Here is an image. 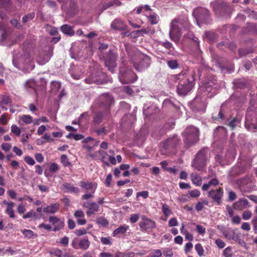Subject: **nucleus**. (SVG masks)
<instances>
[{
	"label": "nucleus",
	"mask_w": 257,
	"mask_h": 257,
	"mask_svg": "<svg viewBox=\"0 0 257 257\" xmlns=\"http://www.w3.org/2000/svg\"><path fill=\"white\" fill-rule=\"evenodd\" d=\"M224 235L229 239H235V232L233 230L224 232Z\"/></svg>",
	"instance_id": "nucleus-52"
},
{
	"label": "nucleus",
	"mask_w": 257,
	"mask_h": 257,
	"mask_svg": "<svg viewBox=\"0 0 257 257\" xmlns=\"http://www.w3.org/2000/svg\"><path fill=\"white\" fill-rule=\"evenodd\" d=\"M180 143V140L178 139V136L174 135L168 138L163 143V147L165 149H168L171 148L176 147Z\"/></svg>",
	"instance_id": "nucleus-18"
},
{
	"label": "nucleus",
	"mask_w": 257,
	"mask_h": 257,
	"mask_svg": "<svg viewBox=\"0 0 257 257\" xmlns=\"http://www.w3.org/2000/svg\"><path fill=\"white\" fill-rule=\"evenodd\" d=\"M134 253L133 252H123L118 251L116 252L115 257H133Z\"/></svg>",
	"instance_id": "nucleus-41"
},
{
	"label": "nucleus",
	"mask_w": 257,
	"mask_h": 257,
	"mask_svg": "<svg viewBox=\"0 0 257 257\" xmlns=\"http://www.w3.org/2000/svg\"><path fill=\"white\" fill-rule=\"evenodd\" d=\"M111 28L116 30H125L126 26L123 24V22L119 19L115 20L112 22L111 25Z\"/></svg>",
	"instance_id": "nucleus-24"
},
{
	"label": "nucleus",
	"mask_w": 257,
	"mask_h": 257,
	"mask_svg": "<svg viewBox=\"0 0 257 257\" xmlns=\"http://www.w3.org/2000/svg\"><path fill=\"white\" fill-rule=\"evenodd\" d=\"M3 204L6 205V209L5 212L9 215L11 218H14L15 217V212L14 210V207L15 204L12 201H7V200H4Z\"/></svg>",
	"instance_id": "nucleus-20"
},
{
	"label": "nucleus",
	"mask_w": 257,
	"mask_h": 257,
	"mask_svg": "<svg viewBox=\"0 0 257 257\" xmlns=\"http://www.w3.org/2000/svg\"><path fill=\"white\" fill-rule=\"evenodd\" d=\"M12 100L10 95L4 94L0 95V108L7 110L12 105Z\"/></svg>",
	"instance_id": "nucleus-17"
},
{
	"label": "nucleus",
	"mask_w": 257,
	"mask_h": 257,
	"mask_svg": "<svg viewBox=\"0 0 257 257\" xmlns=\"http://www.w3.org/2000/svg\"><path fill=\"white\" fill-rule=\"evenodd\" d=\"M22 233L25 237L29 238L32 237L34 235L33 232L32 230L28 229L24 230L22 231Z\"/></svg>",
	"instance_id": "nucleus-61"
},
{
	"label": "nucleus",
	"mask_w": 257,
	"mask_h": 257,
	"mask_svg": "<svg viewBox=\"0 0 257 257\" xmlns=\"http://www.w3.org/2000/svg\"><path fill=\"white\" fill-rule=\"evenodd\" d=\"M146 17H148L149 21L152 25H156L158 23L159 21V17L156 14L150 12V14H145Z\"/></svg>",
	"instance_id": "nucleus-29"
},
{
	"label": "nucleus",
	"mask_w": 257,
	"mask_h": 257,
	"mask_svg": "<svg viewBox=\"0 0 257 257\" xmlns=\"http://www.w3.org/2000/svg\"><path fill=\"white\" fill-rule=\"evenodd\" d=\"M223 254L225 257H231L232 255L231 247H227L225 248L223 250Z\"/></svg>",
	"instance_id": "nucleus-56"
},
{
	"label": "nucleus",
	"mask_w": 257,
	"mask_h": 257,
	"mask_svg": "<svg viewBox=\"0 0 257 257\" xmlns=\"http://www.w3.org/2000/svg\"><path fill=\"white\" fill-rule=\"evenodd\" d=\"M11 132L18 136H20L21 133L20 128L15 124L11 126Z\"/></svg>",
	"instance_id": "nucleus-49"
},
{
	"label": "nucleus",
	"mask_w": 257,
	"mask_h": 257,
	"mask_svg": "<svg viewBox=\"0 0 257 257\" xmlns=\"http://www.w3.org/2000/svg\"><path fill=\"white\" fill-rule=\"evenodd\" d=\"M209 158V151L204 148L196 154L192 162V167L198 171H203L206 168Z\"/></svg>",
	"instance_id": "nucleus-4"
},
{
	"label": "nucleus",
	"mask_w": 257,
	"mask_h": 257,
	"mask_svg": "<svg viewBox=\"0 0 257 257\" xmlns=\"http://www.w3.org/2000/svg\"><path fill=\"white\" fill-rule=\"evenodd\" d=\"M186 36L187 38L191 40H192L193 41L196 42L197 43V45H199V40L198 38H197L194 35V34L192 32H188Z\"/></svg>",
	"instance_id": "nucleus-50"
},
{
	"label": "nucleus",
	"mask_w": 257,
	"mask_h": 257,
	"mask_svg": "<svg viewBox=\"0 0 257 257\" xmlns=\"http://www.w3.org/2000/svg\"><path fill=\"white\" fill-rule=\"evenodd\" d=\"M132 61L136 70L140 72L147 69L151 64L150 58L139 52L135 53Z\"/></svg>",
	"instance_id": "nucleus-5"
},
{
	"label": "nucleus",
	"mask_w": 257,
	"mask_h": 257,
	"mask_svg": "<svg viewBox=\"0 0 257 257\" xmlns=\"http://www.w3.org/2000/svg\"><path fill=\"white\" fill-rule=\"evenodd\" d=\"M121 3L119 0H114L107 3L104 5L103 7L104 10H106L112 6H119L121 5Z\"/></svg>",
	"instance_id": "nucleus-34"
},
{
	"label": "nucleus",
	"mask_w": 257,
	"mask_h": 257,
	"mask_svg": "<svg viewBox=\"0 0 257 257\" xmlns=\"http://www.w3.org/2000/svg\"><path fill=\"white\" fill-rule=\"evenodd\" d=\"M239 123V119L236 118H234L228 122V125L232 128V130H233Z\"/></svg>",
	"instance_id": "nucleus-54"
},
{
	"label": "nucleus",
	"mask_w": 257,
	"mask_h": 257,
	"mask_svg": "<svg viewBox=\"0 0 257 257\" xmlns=\"http://www.w3.org/2000/svg\"><path fill=\"white\" fill-rule=\"evenodd\" d=\"M109 110H104L103 112L99 111L94 117V122L96 123H100L102 120L109 115Z\"/></svg>",
	"instance_id": "nucleus-22"
},
{
	"label": "nucleus",
	"mask_w": 257,
	"mask_h": 257,
	"mask_svg": "<svg viewBox=\"0 0 257 257\" xmlns=\"http://www.w3.org/2000/svg\"><path fill=\"white\" fill-rule=\"evenodd\" d=\"M189 23L187 19H175L170 25L169 37L171 40L178 42L182 35L183 29H188Z\"/></svg>",
	"instance_id": "nucleus-3"
},
{
	"label": "nucleus",
	"mask_w": 257,
	"mask_h": 257,
	"mask_svg": "<svg viewBox=\"0 0 257 257\" xmlns=\"http://www.w3.org/2000/svg\"><path fill=\"white\" fill-rule=\"evenodd\" d=\"M60 169L59 165L55 163H51L49 166V170L50 173H54L57 172Z\"/></svg>",
	"instance_id": "nucleus-45"
},
{
	"label": "nucleus",
	"mask_w": 257,
	"mask_h": 257,
	"mask_svg": "<svg viewBox=\"0 0 257 257\" xmlns=\"http://www.w3.org/2000/svg\"><path fill=\"white\" fill-rule=\"evenodd\" d=\"M248 201L245 198L239 199L237 202L234 203V208L238 209H242L248 207Z\"/></svg>",
	"instance_id": "nucleus-26"
},
{
	"label": "nucleus",
	"mask_w": 257,
	"mask_h": 257,
	"mask_svg": "<svg viewBox=\"0 0 257 257\" xmlns=\"http://www.w3.org/2000/svg\"><path fill=\"white\" fill-rule=\"evenodd\" d=\"M80 186L86 191H95L97 185L95 183L89 181H81L80 182Z\"/></svg>",
	"instance_id": "nucleus-21"
},
{
	"label": "nucleus",
	"mask_w": 257,
	"mask_h": 257,
	"mask_svg": "<svg viewBox=\"0 0 257 257\" xmlns=\"http://www.w3.org/2000/svg\"><path fill=\"white\" fill-rule=\"evenodd\" d=\"M100 105L104 108L105 110H109V108L113 102L112 96L108 93L100 95L98 98Z\"/></svg>",
	"instance_id": "nucleus-15"
},
{
	"label": "nucleus",
	"mask_w": 257,
	"mask_h": 257,
	"mask_svg": "<svg viewBox=\"0 0 257 257\" xmlns=\"http://www.w3.org/2000/svg\"><path fill=\"white\" fill-rule=\"evenodd\" d=\"M252 216V213L249 210L244 211L242 214V218L245 220H249Z\"/></svg>",
	"instance_id": "nucleus-53"
},
{
	"label": "nucleus",
	"mask_w": 257,
	"mask_h": 257,
	"mask_svg": "<svg viewBox=\"0 0 257 257\" xmlns=\"http://www.w3.org/2000/svg\"><path fill=\"white\" fill-rule=\"evenodd\" d=\"M60 30L64 34L69 36H73L75 33L73 27L67 24L62 25Z\"/></svg>",
	"instance_id": "nucleus-27"
},
{
	"label": "nucleus",
	"mask_w": 257,
	"mask_h": 257,
	"mask_svg": "<svg viewBox=\"0 0 257 257\" xmlns=\"http://www.w3.org/2000/svg\"><path fill=\"white\" fill-rule=\"evenodd\" d=\"M151 31V29L149 28H147L144 29H141L140 30H138L135 32H133V33H135L136 35L138 37L140 36H143V35L147 34L150 33V31Z\"/></svg>",
	"instance_id": "nucleus-40"
},
{
	"label": "nucleus",
	"mask_w": 257,
	"mask_h": 257,
	"mask_svg": "<svg viewBox=\"0 0 257 257\" xmlns=\"http://www.w3.org/2000/svg\"><path fill=\"white\" fill-rule=\"evenodd\" d=\"M193 16L195 18L197 25L200 27L199 23H208L210 15L208 10L204 8H198L194 10Z\"/></svg>",
	"instance_id": "nucleus-8"
},
{
	"label": "nucleus",
	"mask_w": 257,
	"mask_h": 257,
	"mask_svg": "<svg viewBox=\"0 0 257 257\" xmlns=\"http://www.w3.org/2000/svg\"><path fill=\"white\" fill-rule=\"evenodd\" d=\"M35 14L34 13H31L27 15H25L22 18V21L24 23L33 20L35 17Z\"/></svg>",
	"instance_id": "nucleus-44"
},
{
	"label": "nucleus",
	"mask_w": 257,
	"mask_h": 257,
	"mask_svg": "<svg viewBox=\"0 0 257 257\" xmlns=\"http://www.w3.org/2000/svg\"><path fill=\"white\" fill-rule=\"evenodd\" d=\"M138 79L136 74L128 68H121L119 72V79L122 84L133 83Z\"/></svg>",
	"instance_id": "nucleus-7"
},
{
	"label": "nucleus",
	"mask_w": 257,
	"mask_h": 257,
	"mask_svg": "<svg viewBox=\"0 0 257 257\" xmlns=\"http://www.w3.org/2000/svg\"><path fill=\"white\" fill-rule=\"evenodd\" d=\"M96 222L101 227H106L109 223L108 221L102 217L97 218L96 220Z\"/></svg>",
	"instance_id": "nucleus-35"
},
{
	"label": "nucleus",
	"mask_w": 257,
	"mask_h": 257,
	"mask_svg": "<svg viewBox=\"0 0 257 257\" xmlns=\"http://www.w3.org/2000/svg\"><path fill=\"white\" fill-rule=\"evenodd\" d=\"M210 5L215 14L219 16H224L229 10L228 5L221 0L212 2Z\"/></svg>",
	"instance_id": "nucleus-10"
},
{
	"label": "nucleus",
	"mask_w": 257,
	"mask_h": 257,
	"mask_svg": "<svg viewBox=\"0 0 257 257\" xmlns=\"http://www.w3.org/2000/svg\"><path fill=\"white\" fill-rule=\"evenodd\" d=\"M83 207L87 208L86 213L88 216H91L99 211L98 204L94 202H87L82 205Z\"/></svg>",
	"instance_id": "nucleus-16"
},
{
	"label": "nucleus",
	"mask_w": 257,
	"mask_h": 257,
	"mask_svg": "<svg viewBox=\"0 0 257 257\" xmlns=\"http://www.w3.org/2000/svg\"><path fill=\"white\" fill-rule=\"evenodd\" d=\"M53 49L50 46H46L40 51L37 61L40 65H43L49 61L52 56Z\"/></svg>",
	"instance_id": "nucleus-11"
},
{
	"label": "nucleus",
	"mask_w": 257,
	"mask_h": 257,
	"mask_svg": "<svg viewBox=\"0 0 257 257\" xmlns=\"http://www.w3.org/2000/svg\"><path fill=\"white\" fill-rule=\"evenodd\" d=\"M235 158V153L233 151L231 152H228L225 155V157H223L220 154L216 155L215 157V160L219 164L222 166L228 165L231 161H232Z\"/></svg>",
	"instance_id": "nucleus-13"
},
{
	"label": "nucleus",
	"mask_w": 257,
	"mask_h": 257,
	"mask_svg": "<svg viewBox=\"0 0 257 257\" xmlns=\"http://www.w3.org/2000/svg\"><path fill=\"white\" fill-rule=\"evenodd\" d=\"M101 242L104 245H111L112 244L110 237H101Z\"/></svg>",
	"instance_id": "nucleus-60"
},
{
	"label": "nucleus",
	"mask_w": 257,
	"mask_h": 257,
	"mask_svg": "<svg viewBox=\"0 0 257 257\" xmlns=\"http://www.w3.org/2000/svg\"><path fill=\"white\" fill-rule=\"evenodd\" d=\"M195 249L199 256L203 255L204 250L200 243H197L195 246Z\"/></svg>",
	"instance_id": "nucleus-46"
},
{
	"label": "nucleus",
	"mask_w": 257,
	"mask_h": 257,
	"mask_svg": "<svg viewBox=\"0 0 257 257\" xmlns=\"http://www.w3.org/2000/svg\"><path fill=\"white\" fill-rule=\"evenodd\" d=\"M98 154H99V157H101V161L105 165L107 166H109V163L105 161V157L107 155V154L106 152L103 151L102 150L98 151Z\"/></svg>",
	"instance_id": "nucleus-39"
},
{
	"label": "nucleus",
	"mask_w": 257,
	"mask_h": 257,
	"mask_svg": "<svg viewBox=\"0 0 257 257\" xmlns=\"http://www.w3.org/2000/svg\"><path fill=\"white\" fill-rule=\"evenodd\" d=\"M1 147L3 151L7 152L11 150L12 145L10 143H3L1 145Z\"/></svg>",
	"instance_id": "nucleus-59"
},
{
	"label": "nucleus",
	"mask_w": 257,
	"mask_h": 257,
	"mask_svg": "<svg viewBox=\"0 0 257 257\" xmlns=\"http://www.w3.org/2000/svg\"><path fill=\"white\" fill-rule=\"evenodd\" d=\"M59 206V204L57 203L51 204L50 205L44 207L43 210L45 213L54 214L58 211Z\"/></svg>",
	"instance_id": "nucleus-23"
},
{
	"label": "nucleus",
	"mask_w": 257,
	"mask_h": 257,
	"mask_svg": "<svg viewBox=\"0 0 257 257\" xmlns=\"http://www.w3.org/2000/svg\"><path fill=\"white\" fill-rule=\"evenodd\" d=\"M162 253L166 257H172L173 255L172 249L170 247L163 248Z\"/></svg>",
	"instance_id": "nucleus-47"
},
{
	"label": "nucleus",
	"mask_w": 257,
	"mask_h": 257,
	"mask_svg": "<svg viewBox=\"0 0 257 257\" xmlns=\"http://www.w3.org/2000/svg\"><path fill=\"white\" fill-rule=\"evenodd\" d=\"M178 224V222L176 218H171L168 222V225L170 227H173L177 226Z\"/></svg>",
	"instance_id": "nucleus-63"
},
{
	"label": "nucleus",
	"mask_w": 257,
	"mask_h": 257,
	"mask_svg": "<svg viewBox=\"0 0 257 257\" xmlns=\"http://www.w3.org/2000/svg\"><path fill=\"white\" fill-rule=\"evenodd\" d=\"M60 161L65 167L69 166L71 164V163L69 162V159L66 155H62L61 156Z\"/></svg>",
	"instance_id": "nucleus-43"
},
{
	"label": "nucleus",
	"mask_w": 257,
	"mask_h": 257,
	"mask_svg": "<svg viewBox=\"0 0 257 257\" xmlns=\"http://www.w3.org/2000/svg\"><path fill=\"white\" fill-rule=\"evenodd\" d=\"M90 243L88 239L84 238L81 239L79 243V245L80 248H82L83 249H86L88 248L89 246Z\"/></svg>",
	"instance_id": "nucleus-37"
},
{
	"label": "nucleus",
	"mask_w": 257,
	"mask_h": 257,
	"mask_svg": "<svg viewBox=\"0 0 257 257\" xmlns=\"http://www.w3.org/2000/svg\"><path fill=\"white\" fill-rule=\"evenodd\" d=\"M24 161L27 164L31 166H33L35 164V160L33 159V158L30 156H26L24 158Z\"/></svg>",
	"instance_id": "nucleus-57"
},
{
	"label": "nucleus",
	"mask_w": 257,
	"mask_h": 257,
	"mask_svg": "<svg viewBox=\"0 0 257 257\" xmlns=\"http://www.w3.org/2000/svg\"><path fill=\"white\" fill-rule=\"evenodd\" d=\"M30 53L26 51L23 56H20L16 51L14 52L13 64L14 66L25 72H29L34 69L35 65L32 62Z\"/></svg>",
	"instance_id": "nucleus-2"
},
{
	"label": "nucleus",
	"mask_w": 257,
	"mask_h": 257,
	"mask_svg": "<svg viewBox=\"0 0 257 257\" xmlns=\"http://www.w3.org/2000/svg\"><path fill=\"white\" fill-rule=\"evenodd\" d=\"M139 226L142 231H147L155 228L156 225L155 221L143 215L142 216V220L139 222Z\"/></svg>",
	"instance_id": "nucleus-14"
},
{
	"label": "nucleus",
	"mask_w": 257,
	"mask_h": 257,
	"mask_svg": "<svg viewBox=\"0 0 257 257\" xmlns=\"http://www.w3.org/2000/svg\"><path fill=\"white\" fill-rule=\"evenodd\" d=\"M185 143L189 146L196 143L199 139V130L193 126L187 127L183 133Z\"/></svg>",
	"instance_id": "nucleus-6"
},
{
	"label": "nucleus",
	"mask_w": 257,
	"mask_h": 257,
	"mask_svg": "<svg viewBox=\"0 0 257 257\" xmlns=\"http://www.w3.org/2000/svg\"><path fill=\"white\" fill-rule=\"evenodd\" d=\"M223 190L222 188L211 190L208 192V195L218 205L221 204L222 198L223 196Z\"/></svg>",
	"instance_id": "nucleus-12"
},
{
	"label": "nucleus",
	"mask_w": 257,
	"mask_h": 257,
	"mask_svg": "<svg viewBox=\"0 0 257 257\" xmlns=\"http://www.w3.org/2000/svg\"><path fill=\"white\" fill-rule=\"evenodd\" d=\"M219 182L218 179L215 178L211 179L208 183H206L203 185L202 189L203 191L207 190L211 186H216L218 185Z\"/></svg>",
	"instance_id": "nucleus-30"
},
{
	"label": "nucleus",
	"mask_w": 257,
	"mask_h": 257,
	"mask_svg": "<svg viewBox=\"0 0 257 257\" xmlns=\"http://www.w3.org/2000/svg\"><path fill=\"white\" fill-rule=\"evenodd\" d=\"M49 221L53 224L57 223V225L55 226L53 229L54 231L60 230L63 229L64 226V221H61L56 216H50L49 218Z\"/></svg>",
	"instance_id": "nucleus-19"
},
{
	"label": "nucleus",
	"mask_w": 257,
	"mask_h": 257,
	"mask_svg": "<svg viewBox=\"0 0 257 257\" xmlns=\"http://www.w3.org/2000/svg\"><path fill=\"white\" fill-rule=\"evenodd\" d=\"M20 120L26 124H29L33 122V118L30 115H23L20 117Z\"/></svg>",
	"instance_id": "nucleus-33"
},
{
	"label": "nucleus",
	"mask_w": 257,
	"mask_h": 257,
	"mask_svg": "<svg viewBox=\"0 0 257 257\" xmlns=\"http://www.w3.org/2000/svg\"><path fill=\"white\" fill-rule=\"evenodd\" d=\"M61 87V83L59 82L54 81L51 83V88L54 91H57Z\"/></svg>",
	"instance_id": "nucleus-55"
},
{
	"label": "nucleus",
	"mask_w": 257,
	"mask_h": 257,
	"mask_svg": "<svg viewBox=\"0 0 257 257\" xmlns=\"http://www.w3.org/2000/svg\"><path fill=\"white\" fill-rule=\"evenodd\" d=\"M162 255V252L160 249H155L151 253L152 257H161Z\"/></svg>",
	"instance_id": "nucleus-58"
},
{
	"label": "nucleus",
	"mask_w": 257,
	"mask_h": 257,
	"mask_svg": "<svg viewBox=\"0 0 257 257\" xmlns=\"http://www.w3.org/2000/svg\"><path fill=\"white\" fill-rule=\"evenodd\" d=\"M195 71L187 69L180 73L171 75L169 79L171 86L176 87V91L179 95L185 96L194 87L195 80Z\"/></svg>",
	"instance_id": "nucleus-1"
},
{
	"label": "nucleus",
	"mask_w": 257,
	"mask_h": 257,
	"mask_svg": "<svg viewBox=\"0 0 257 257\" xmlns=\"http://www.w3.org/2000/svg\"><path fill=\"white\" fill-rule=\"evenodd\" d=\"M117 59V55L116 52L109 50L104 58V65L108 69L113 73L116 67V61Z\"/></svg>",
	"instance_id": "nucleus-9"
},
{
	"label": "nucleus",
	"mask_w": 257,
	"mask_h": 257,
	"mask_svg": "<svg viewBox=\"0 0 257 257\" xmlns=\"http://www.w3.org/2000/svg\"><path fill=\"white\" fill-rule=\"evenodd\" d=\"M11 3V0H0V8L7 9Z\"/></svg>",
	"instance_id": "nucleus-48"
},
{
	"label": "nucleus",
	"mask_w": 257,
	"mask_h": 257,
	"mask_svg": "<svg viewBox=\"0 0 257 257\" xmlns=\"http://www.w3.org/2000/svg\"><path fill=\"white\" fill-rule=\"evenodd\" d=\"M129 229V226L123 224L115 229L112 232L113 236H116L118 234H123Z\"/></svg>",
	"instance_id": "nucleus-28"
},
{
	"label": "nucleus",
	"mask_w": 257,
	"mask_h": 257,
	"mask_svg": "<svg viewBox=\"0 0 257 257\" xmlns=\"http://www.w3.org/2000/svg\"><path fill=\"white\" fill-rule=\"evenodd\" d=\"M191 179L192 183L197 186H200L202 184L201 177L197 173H192L191 175Z\"/></svg>",
	"instance_id": "nucleus-31"
},
{
	"label": "nucleus",
	"mask_w": 257,
	"mask_h": 257,
	"mask_svg": "<svg viewBox=\"0 0 257 257\" xmlns=\"http://www.w3.org/2000/svg\"><path fill=\"white\" fill-rule=\"evenodd\" d=\"M139 219V215L138 214H133L131 215L130 220L131 223H135L137 222Z\"/></svg>",
	"instance_id": "nucleus-64"
},
{
	"label": "nucleus",
	"mask_w": 257,
	"mask_h": 257,
	"mask_svg": "<svg viewBox=\"0 0 257 257\" xmlns=\"http://www.w3.org/2000/svg\"><path fill=\"white\" fill-rule=\"evenodd\" d=\"M51 254L57 257H70L68 253L63 252L61 250L58 248L51 251Z\"/></svg>",
	"instance_id": "nucleus-32"
},
{
	"label": "nucleus",
	"mask_w": 257,
	"mask_h": 257,
	"mask_svg": "<svg viewBox=\"0 0 257 257\" xmlns=\"http://www.w3.org/2000/svg\"><path fill=\"white\" fill-rule=\"evenodd\" d=\"M63 189L65 192L78 194L79 189L69 183H65L63 185Z\"/></svg>",
	"instance_id": "nucleus-25"
},
{
	"label": "nucleus",
	"mask_w": 257,
	"mask_h": 257,
	"mask_svg": "<svg viewBox=\"0 0 257 257\" xmlns=\"http://www.w3.org/2000/svg\"><path fill=\"white\" fill-rule=\"evenodd\" d=\"M168 66L171 69H176L178 68L179 64L176 60H170L167 62Z\"/></svg>",
	"instance_id": "nucleus-36"
},
{
	"label": "nucleus",
	"mask_w": 257,
	"mask_h": 257,
	"mask_svg": "<svg viewBox=\"0 0 257 257\" xmlns=\"http://www.w3.org/2000/svg\"><path fill=\"white\" fill-rule=\"evenodd\" d=\"M215 243L217 245V246L218 247V248H219L220 249L224 248L225 246V242L223 240H222L221 239H219V238L215 240Z\"/></svg>",
	"instance_id": "nucleus-62"
},
{
	"label": "nucleus",
	"mask_w": 257,
	"mask_h": 257,
	"mask_svg": "<svg viewBox=\"0 0 257 257\" xmlns=\"http://www.w3.org/2000/svg\"><path fill=\"white\" fill-rule=\"evenodd\" d=\"M196 231L198 234L203 235L206 232V228L199 224L196 225Z\"/></svg>",
	"instance_id": "nucleus-51"
},
{
	"label": "nucleus",
	"mask_w": 257,
	"mask_h": 257,
	"mask_svg": "<svg viewBox=\"0 0 257 257\" xmlns=\"http://www.w3.org/2000/svg\"><path fill=\"white\" fill-rule=\"evenodd\" d=\"M204 38H206L208 39L209 40L211 41H213L215 40L216 38V35L211 32H205V34L203 36Z\"/></svg>",
	"instance_id": "nucleus-42"
},
{
	"label": "nucleus",
	"mask_w": 257,
	"mask_h": 257,
	"mask_svg": "<svg viewBox=\"0 0 257 257\" xmlns=\"http://www.w3.org/2000/svg\"><path fill=\"white\" fill-rule=\"evenodd\" d=\"M162 210L165 216L168 217L172 214L170 207L166 204H162Z\"/></svg>",
	"instance_id": "nucleus-38"
}]
</instances>
